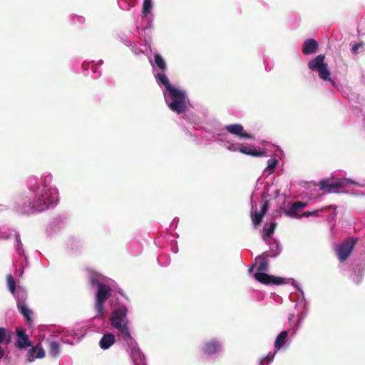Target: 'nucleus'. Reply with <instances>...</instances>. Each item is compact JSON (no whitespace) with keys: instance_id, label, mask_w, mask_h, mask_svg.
Masks as SVG:
<instances>
[{"instance_id":"nucleus-27","label":"nucleus","mask_w":365,"mask_h":365,"mask_svg":"<svg viewBox=\"0 0 365 365\" xmlns=\"http://www.w3.org/2000/svg\"><path fill=\"white\" fill-rule=\"evenodd\" d=\"M6 282L9 291L14 294L16 289V282L11 274L6 276Z\"/></svg>"},{"instance_id":"nucleus-6","label":"nucleus","mask_w":365,"mask_h":365,"mask_svg":"<svg viewBox=\"0 0 365 365\" xmlns=\"http://www.w3.org/2000/svg\"><path fill=\"white\" fill-rule=\"evenodd\" d=\"M356 241L353 238L345 240L336 250L338 259L340 262L345 261L351 255Z\"/></svg>"},{"instance_id":"nucleus-21","label":"nucleus","mask_w":365,"mask_h":365,"mask_svg":"<svg viewBox=\"0 0 365 365\" xmlns=\"http://www.w3.org/2000/svg\"><path fill=\"white\" fill-rule=\"evenodd\" d=\"M132 357H133L134 364L137 363V360H139V361H140V363L142 364V365H145L144 363L145 356L138 348L133 349Z\"/></svg>"},{"instance_id":"nucleus-29","label":"nucleus","mask_w":365,"mask_h":365,"mask_svg":"<svg viewBox=\"0 0 365 365\" xmlns=\"http://www.w3.org/2000/svg\"><path fill=\"white\" fill-rule=\"evenodd\" d=\"M278 163V160L275 158H270L267 161V166L266 168V170L268 171H273V170L276 168L277 165Z\"/></svg>"},{"instance_id":"nucleus-5","label":"nucleus","mask_w":365,"mask_h":365,"mask_svg":"<svg viewBox=\"0 0 365 365\" xmlns=\"http://www.w3.org/2000/svg\"><path fill=\"white\" fill-rule=\"evenodd\" d=\"M325 56L319 54L314 58L309 61L308 67L312 71H318L319 76L324 81H331V73L328 65L324 62Z\"/></svg>"},{"instance_id":"nucleus-37","label":"nucleus","mask_w":365,"mask_h":365,"mask_svg":"<svg viewBox=\"0 0 365 365\" xmlns=\"http://www.w3.org/2000/svg\"><path fill=\"white\" fill-rule=\"evenodd\" d=\"M134 365H140L138 363H135Z\"/></svg>"},{"instance_id":"nucleus-2","label":"nucleus","mask_w":365,"mask_h":365,"mask_svg":"<svg viewBox=\"0 0 365 365\" xmlns=\"http://www.w3.org/2000/svg\"><path fill=\"white\" fill-rule=\"evenodd\" d=\"M267 257L268 255L266 253H263L262 255L255 258L256 261L257 259H261V261L257 267L259 272L254 274V277L259 282L265 285H280L285 284L286 281L284 278L264 273V272L268 271L269 269Z\"/></svg>"},{"instance_id":"nucleus-28","label":"nucleus","mask_w":365,"mask_h":365,"mask_svg":"<svg viewBox=\"0 0 365 365\" xmlns=\"http://www.w3.org/2000/svg\"><path fill=\"white\" fill-rule=\"evenodd\" d=\"M153 4L151 0H144L143 4V14L147 15L151 12Z\"/></svg>"},{"instance_id":"nucleus-16","label":"nucleus","mask_w":365,"mask_h":365,"mask_svg":"<svg viewBox=\"0 0 365 365\" xmlns=\"http://www.w3.org/2000/svg\"><path fill=\"white\" fill-rule=\"evenodd\" d=\"M238 150L241 153L254 157H262L265 154L264 152L257 150L255 148L252 147H241Z\"/></svg>"},{"instance_id":"nucleus-4","label":"nucleus","mask_w":365,"mask_h":365,"mask_svg":"<svg viewBox=\"0 0 365 365\" xmlns=\"http://www.w3.org/2000/svg\"><path fill=\"white\" fill-rule=\"evenodd\" d=\"M169 95L171 100L168 105L170 109L178 114L184 113L187 109L185 93L175 88L169 91Z\"/></svg>"},{"instance_id":"nucleus-18","label":"nucleus","mask_w":365,"mask_h":365,"mask_svg":"<svg viewBox=\"0 0 365 365\" xmlns=\"http://www.w3.org/2000/svg\"><path fill=\"white\" fill-rule=\"evenodd\" d=\"M115 342V337L111 334H105L100 340V346L103 349H107Z\"/></svg>"},{"instance_id":"nucleus-24","label":"nucleus","mask_w":365,"mask_h":365,"mask_svg":"<svg viewBox=\"0 0 365 365\" xmlns=\"http://www.w3.org/2000/svg\"><path fill=\"white\" fill-rule=\"evenodd\" d=\"M50 197H47V208L49 205H51L58 201V192L55 189H49Z\"/></svg>"},{"instance_id":"nucleus-14","label":"nucleus","mask_w":365,"mask_h":365,"mask_svg":"<svg viewBox=\"0 0 365 365\" xmlns=\"http://www.w3.org/2000/svg\"><path fill=\"white\" fill-rule=\"evenodd\" d=\"M13 332L4 327H0V345H8L11 342Z\"/></svg>"},{"instance_id":"nucleus-12","label":"nucleus","mask_w":365,"mask_h":365,"mask_svg":"<svg viewBox=\"0 0 365 365\" xmlns=\"http://www.w3.org/2000/svg\"><path fill=\"white\" fill-rule=\"evenodd\" d=\"M319 48L318 42L313 38L306 40L302 45V53L305 55L314 53Z\"/></svg>"},{"instance_id":"nucleus-22","label":"nucleus","mask_w":365,"mask_h":365,"mask_svg":"<svg viewBox=\"0 0 365 365\" xmlns=\"http://www.w3.org/2000/svg\"><path fill=\"white\" fill-rule=\"evenodd\" d=\"M49 354L52 357H56L60 352V344L57 341H51L48 345Z\"/></svg>"},{"instance_id":"nucleus-7","label":"nucleus","mask_w":365,"mask_h":365,"mask_svg":"<svg viewBox=\"0 0 365 365\" xmlns=\"http://www.w3.org/2000/svg\"><path fill=\"white\" fill-rule=\"evenodd\" d=\"M17 339L15 346L19 349H23L31 346V342L29 339L28 335L26 334L25 329L21 327L16 328Z\"/></svg>"},{"instance_id":"nucleus-35","label":"nucleus","mask_w":365,"mask_h":365,"mask_svg":"<svg viewBox=\"0 0 365 365\" xmlns=\"http://www.w3.org/2000/svg\"><path fill=\"white\" fill-rule=\"evenodd\" d=\"M41 197H43V195H41ZM43 200H44V201L46 202V200H45L44 198H42V199L38 198V199L36 200V205H39V204L41 203V204L42 205V204H43Z\"/></svg>"},{"instance_id":"nucleus-32","label":"nucleus","mask_w":365,"mask_h":365,"mask_svg":"<svg viewBox=\"0 0 365 365\" xmlns=\"http://www.w3.org/2000/svg\"><path fill=\"white\" fill-rule=\"evenodd\" d=\"M90 283L92 286H96L97 288L99 287V284H104L103 282H100L95 276L91 277Z\"/></svg>"},{"instance_id":"nucleus-30","label":"nucleus","mask_w":365,"mask_h":365,"mask_svg":"<svg viewBox=\"0 0 365 365\" xmlns=\"http://www.w3.org/2000/svg\"><path fill=\"white\" fill-rule=\"evenodd\" d=\"M261 203H262V205L260 207L259 212H261L264 216V215L267 213L268 208H269V200H262Z\"/></svg>"},{"instance_id":"nucleus-15","label":"nucleus","mask_w":365,"mask_h":365,"mask_svg":"<svg viewBox=\"0 0 365 365\" xmlns=\"http://www.w3.org/2000/svg\"><path fill=\"white\" fill-rule=\"evenodd\" d=\"M17 307L19 312L24 317L27 322L31 321V311L27 307L23 301L18 300Z\"/></svg>"},{"instance_id":"nucleus-23","label":"nucleus","mask_w":365,"mask_h":365,"mask_svg":"<svg viewBox=\"0 0 365 365\" xmlns=\"http://www.w3.org/2000/svg\"><path fill=\"white\" fill-rule=\"evenodd\" d=\"M276 226H277V224L273 222V223H271L270 225H266L264 227V229H263V232H264L263 237H264V239H266L267 237H270L273 235Z\"/></svg>"},{"instance_id":"nucleus-33","label":"nucleus","mask_w":365,"mask_h":365,"mask_svg":"<svg viewBox=\"0 0 365 365\" xmlns=\"http://www.w3.org/2000/svg\"><path fill=\"white\" fill-rule=\"evenodd\" d=\"M364 45L363 42H359L358 43L354 44L351 48L352 53H356L358 49Z\"/></svg>"},{"instance_id":"nucleus-8","label":"nucleus","mask_w":365,"mask_h":365,"mask_svg":"<svg viewBox=\"0 0 365 365\" xmlns=\"http://www.w3.org/2000/svg\"><path fill=\"white\" fill-rule=\"evenodd\" d=\"M225 130L240 138L253 139V136L244 131V128L241 124H230L225 126Z\"/></svg>"},{"instance_id":"nucleus-25","label":"nucleus","mask_w":365,"mask_h":365,"mask_svg":"<svg viewBox=\"0 0 365 365\" xmlns=\"http://www.w3.org/2000/svg\"><path fill=\"white\" fill-rule=\"evenodd\" d=\"M155 63L156 66L162 71H165L167 68L166 63L163 57L159 53L155 54Z\"/></svg>"},{"instance_id":"nucleus-19","label":"nucleus","mask_w":365,"mask_h":365,"mask_svg":"<svg viewBox=\"0 0 365 365\" xmlns=\"http://www.w3.org/2000/svg\"><path fill=\"white\" fill-rule=\"evenodd\" d=\"M27 354V360L30 362L33 361L36 358H43L44 356V351L43 349L38 350V354L35 355L36 349L31 345Z\"/></svg>"},{"instance_id":"nucleus-31","label":"nucleus","mask_w":365,"mask_h":365,"mask_svg":"<svg viewBox=\"0 0 365 365\" xmlns=\"http://www.w3.org/2000/svg\"><path fill=\"white\" fill-rule=\"evenodd\" d=\"M274 357V354H271V353L268 354L265 357H264L263 359H261V361H260L261 365H263V364L264 362L269 363V362L272 361L273 360Z\"/></svg>"},{"instance_id":"nucleus-34","label":"nucleus","mask_w":365,"mask_h":365,"mask_svg":"<svg viewBox=\"0 0 365 365\" xmlns=\"http://www.w3.org/2000/svg\"><path fill=\"white\" fill-rule=\"evenodd\" d=\"M314 213H315V212H309V211H307V212H304V213H303L302 215H302V217H309V216H311V215H314Z\"/></svg>"},{"instance_id":"nucleus-13","label":"nucleus","mask_w":365,"mask_h":365,"mask_svg":"<svg viewBox=\"0 0 365 365\" xmlns=\"http://www.w3.org/2000/svg\"><path fill=\"white\" fill-rule=\"evenodd\" d=\"M45 201H43V204L41 203L39 205H36L31 206L30 203L29 205L23 206L19 210L22 214H31L36 212H42L44 210Z\"/></svg>"},{"instance_id":"nucleus-9","label":"nucleus","mask_w":365,"mask_h":365,"mask_svg":"<svg viewBox=\"0 0 365 365\" xmlns=\"http://www.w3.org/2000/svg\"><path fill=\"white\" fill-rule=\"evenodd\" d=\"M342 186V182L340 180L331 181L329 180H322L319 183L320 190H326L329 192H337Z\"/></svg>"},{"instance_id":"nucleus-17","label":"nucleus","mask_w":365,"mask_h":365,"mask_svg":"<svg viewBox=\"0 0 365 365\" xmlns=\"http://www.w3.org/2000/svg\"><path fill=\"white\" fill-rule=\"evenodd\" d=\"M289 332L288 331H282L278 334L274 341V348L279 350L286 343Z\"/></svg>"},{"instance_id":"nucleus-11","label":"nucleus","mask_w":365,"mask_h":365,"mask_svg":"<svg viewBox=\"0 0 365 365\" xmlns=\"http://www.w3.org/2000/svg\"><path fill=\"white\" fill-rule=\"evenodd\" d=\"M221 344L219 341L216 339H212L204 344L202 351L206 355H212L220 351Z\"/></svg>"},{"instance_id":"nucleus-10","label":"nucleus","mask_w":365,"mask_h":365,"mask_svg":"<svg viewBox=\"0 0 365 365\" xmlns=\"http://www.w3.org/2000/svg\"><path fill=\"white\" fill-rule=\"evenodd\" d=\"M307 206V203L302 202L300 201H297L294 202L289 209L284 210V213L287 217H294V218H301L302 215H299L298 212L302 211V210Z\"/></svg>"},{"instance_id":"nucleus-1","label":"nucleus","mask_w":365,"mask_h":365,"mask_svg":"<svg viewBox=\"0 0 365 365\" xmlns=\"http://www.w3.org/2000/svg\"><path fill=\"white\" fill-rule=\"evenodd\" d=\"M128 309L125 306H120L111 314L110 321L113 328L117 329L122 335L123 339L126 342L133 341L128 327V319L127 318Z\"/></svg>"},{"instance_id":"nucleus-26","label":"nucleus","mask_w":365,"mask_h":365,"mask_svg":"<svg viewBox=\"0 0 365 365\" xmlns=\"http://www.w3.org/2000/svg\"><path fill=\"white\" fill-rule=\"evenodd\" d=\"M263 217H264V215L261 212H257V210L255 212L251 213V218H252L253 224L255 226H258L260 225Z\"/></svg>"},{"instance_id":"nucleus-3","label":"nucleus","mask_w":365,"mask_h":365,"mask_svg":"<svg viewBox=\"0 0 365 365\" xmlns=\"http://www.w3.org/2000/svg\"><path fill=\"white\" fill-rule=\"evenodd\" d=\"M111 288L106 284H99L97 288V292L95 296V305L94 308L97 313L96 317L103 318L106 311L104 304L106 300L111 296Z\"/></svg>"},{"instance_id":"nucleus-36","label":"nucleus","mask_w":365,"mask_h":365,"mask_svg":"<svg viewBox=\"0 0 365 365\" xmlns=\"http://www.w3.org/2000/svg\"><path fill=\"white\" fill-rule=\"evenodd\" d=\"M4 356V350L2 349L1 346H0V359H1Z\"/></svg>"},{"instance_id":"nucleus-20","label":"nucleus","mask_w":365,"mask_h":365,"mask_svg":"<svg viewBox=\"0 0 365 365\" xmlns=\"http://www.w3.org/2000/svg\"><path fill=\"white\" fill-rule=\"evenodd\" d=\"M156 78L158 79V82L163 84L165 87L167 91L169 92L172 89L175 88V87L170 85L168 78L164 74H158Z\"/></svg>"}]
</instances>
